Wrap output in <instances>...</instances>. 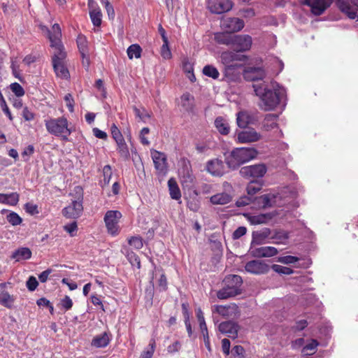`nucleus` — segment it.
Returning <instances> with one entry per match:
<instances>
[{"mask_svg": "<svg viewBox=\"0 0 358 358\" xmlns=\"http://www.w3.org/2000/svg\"><path fill=\"white\" fill-rule=\"evenodd\" d=\"M272 89L263 85H253L255 94L259 97V107L265 111L274 110L285 94V90L277 83H272Z\"/></svg>", "mask_w": 358, "mask_h": 358, "instance_id": "f257e3e1", "label": "nucleus"}, {"mask_svg": "<svg viewBox=\"0 0 358 358\" xmlns=\"http://www.w3.org/2000/svg\"><path fill=\"white\" fill-rule=\"evenodd\" d=\"M59 31L56 33L55 41H52V64L57 77L67 80L70 78L69 71L66 67V52L62 41H59Z\"/></svg>", "mask_w": 358, "mask_h": 358, "instance_id": "f03ea898", "label": "nucleus"}, {"mask_svg": "<svg viewBox=\"0 0 358 358\" xmlns=\"http://www.w3.org/2000/svg\"><path fill=\"white\" fill-rule=\"evenodd\" d=\"M44 123L50 134L59 138L63 141H69V137L74 129L66 117H50L45 120Z\"/></svg>", "mask_w": 358, "mask_h": 358, "instance_id": "7ed1b4c3", "label": "nucleus"}, {"mask_svg": "<svg viewBox=\"0 0 358 358\" xmlns=\"http://www.w3.org/2000/svg\"><path fill=\"white\" fill-rule=\"evenodd\" d=\"M224 286L217 292V296L220 299H227L235 296L241 293L243 280L238 275H229L223 280Z\"/></svg>", "mask_w": 358, "mask_h": 358, "instance_id": "20e7f679", "label": "nucleus"}, {"mask_svg": "<svg viewBox=\"0 0 358 358\" xmlns=\"http://www.w3.org/2000/svg\"><path fill=\"white\" fill-rule=\"evenodd\" d=\"M257 155V152L254 148H236L226 159V163L229 168L236 169L241 164L255 158Z\"/></svg>", "mask_w": 358, "mask_h": 358, "instance_id": "39448f33", "label": "nucleus"}, {"mask_svg": "<svg viewBox=\"0 0 358 358\" xmlns=\"http://www.w3.org/2000/svg\"><path fill=\"white\" fill-rule=\"evenodd\" d=\"M74 191L76 194V199L62 210V214L66 218L76 219L83 212V189L80 186H76Z\"/></svg>", "mask_w": 358, "mask_h": 358, "instance_id": "423d86ee", "label": "nucleus"}, {"mask_svg": "<svg viewBox=\"0 0 358 358\" xmlns=\"http://www.w3.org/2000/svg\"><path fill=\"white\" fill-rule=\"evenodd\" d=\"M122 213L119 210H108L104 215V222L107 231L113 236L120 234V228L119 226L120 220L122 217Z\"/></svg>", "mask_w": 358, "mask_h": 358, "instance_id": "0eeeda50", "label": "nucleus"}, {"mask_svg": "<svg viewBox=\"0 0 358 358\" xmlns=\"http://www.w3.org/2000/svg\"><path fill=\"white\" fill-rule=\"evenodd\" d=\"M178 175L183 189H191L194 187L195 177L189 162L183 163L178 169Z\"/></svg>", "mask_w": 358, "mask_h": 358, "instance_id": "6e6552de", "label": "nucleus"}, {"mask_svg": "<svg viewBox=\"0 0 358 358\" xmlns=\"http://www.w3.org/2000/svg\"><path fill=\"white\" fill-rule=\"evenodd\" d=\"M299 3L310 8L314 15H320L331 6L332 0H299Z\"/></svg>", "mask_w": 358, "mask_h": 358, "instance_id": "1a4fd4ad", "label": "nucleus"}, {"mask_svg": "<svg viewBox=\"0 0 358 358\" xmlns=\"http://www.w3.org/2000/svg\"><path fill=\"white\" fill-rule=\"evenodd\" d=\"M336 4L349 18L358 20V0H337Z\"/></svg>", "mask_w": 358, "mask_h": 358, "instance_id": "9d476101", "label": "nucleus"}, {"mask_svg": "<svg viewBox=\"0 0 358 358\" xmlns=\"http://www.w3.org/2000/svg\"><path fill=\"white\" fill-rule=\"evenodd\" d=\"M233 7L231 0H208L207 8L210 13L222 14L229 11Z\"/></svg>", "mask_w": 358, "mask_h": 358, "instance_id": "9b49d317", "label": "nucleus"}, {"mask_svg": "<svg viewBox=\"0 0 358 358\" xmlns=\"http://www.w3.org/2000/svg\"><path fill=\"white\" fill-rule=\"evenodd\" d=\"M252 44V39L250 36L234 34L231 48L236 52H245L251 48Z\"/></svg>", "mask_w": 358, "mask_h": 358, "instance_id": "f8f14e48", "label": "nucleus"}, {"mask_svg": "<svg viewBox=\"0 0 358 358\" xmlns=\"http://www.w3.org/2000/svg\"><path fill=\"white\" fill-rule=\"evenodd\" d=\"M240 174L244 178H261L266 172V168L264 164L243 166L240 169Z\"/></svg>", "mask_w": 358, "mask_h": 358, "instance_id": "ddd939ff", "label": "nucleus"}, {"mask_svg": "<svg viewBox=\"0 0 358 358\" xmlns=\"http://www.w3.org/2000/svg\"><path fill=\"white\" fill-rule=\"evenodd\" d=\"M151 156L153 160L155 168L159 174L165 175L167 172V159L164 152L157 150L151 151Z\"/></svg>", "mask_w": 358, "mask_h": 358, "instance_id": "4468645a", "label": "nucleus"}, {"mask_svg": "<svg viewBox=\"0 0 358 358\" xmlns=\"http://www.w3.org/2000/svg\"><path fill=\"white\" fill-rule=\"evenodd\" d=\"M245 269L247 272L255 274H265L269 271V266L262 260H252L247 262L245 265Z\"/></svg>", "mask_w": 358, "mask_h": 358, "instance_id": "2eb2a0df", "label": "nucleus"}, {"mask_svg": "<svg viewBox=\"0 0 358 358\" xmlns=\"http://www.w3.org/2000/svg\"><path fill=\"white\" fill-rule=\"evenodd\" d=\"M87 6L89 8V15L93 25L96 27H100L102 23V13L100 7L95 0H88Z\"/></svg>", "mask_w": 358, "mask_h": 358, "instance_id": "dca6fc26", "label": "nucleus"}, {"mask_svg": "<svg viewBox=\"0 0 358 358\" xmlns=\"http://www.w3.org/2000/svg\"><path fill=\"white\" fill-rule=\"evenodd\" d=\"M244 26V21L238 17H227L221 22L222 28L231 34L241 31Z\"/></svg>", "mask_w": 358, "mask_h": 358, "instance_id": "f3484780", "label": "nucleus"}, {"mask_svg": "<svg viewBox=\"0 0 358 358\" xmlns=\"http://www.w3.org/2000/svg\"><path fill=\"white\" fill-rule=\"evenodd\" d=\"M243 76L247 81H257L263 80L266 73L261 67L249 66L243 70Z\"/></svg>", "mask_w": 358, "mask_h": 358, "instance_id": "a211bd4d", "label": "nucleus"}, {"mask_svg": "<svg viewBox=\"0 0 358 358\" xmlns=\"http://www.w3.org/2000/svg\"><path fill=\"white\" fill-rule=\"evenodd\" d=\"M212 311L213 313H216L224 317L228 318L235 317L237 315L238 307L235 303L227 306L215 305Z\"/></svg>", "mask_w": 358, "mask_h": 358, "instance_id": "6ab92c4d", "label": "nucleus"}, {"mask_svg": "<svg viewBox=\"0 0 358 358\" xmlns=\"http://www.w3.org/2000/svg\"><path fill=\"white\" fill-rule=\"evenodd\" d=\"M113 335L110 331L96 335L91 341V346L95 348H106L110 343Z\"/></svg>", "mask_w": 358, "mask_h": 358, "instance_id": "aec40b11", "label": "nucleus"}, {"mask_svg": "<svg viewBox=\"0 0 358 358\" xmlns=\"http://www.w3.org/2000/svg\"><path fill=\"white\" fill-rule=\"evenodd\" d=\"M206 171L213 176H222L225 172L224 162L217 158L209 160L206 164Z\"/></svg>", "mask_w": 358, "mask_h": 358, "instance_id": "412c9836", "label": "nucleus"}, {"mask_svg": "<svg viewBox=\"0 0 358 358\" xmlns=\"http://www.w3.org/2000/svg\"><path fill=\"white\" fill-rule=\"evenodd\" d=\"M260 134L257 133L254 129L240 131L236 135L237 141L241 143L256 142L260 139Z\"/></svg>", "mask_w": 358, "mask_h": 358, "instance_id": "4be33fe9", "label": "nucleus"}, {"mask_svg": "<svg viewBox=\"0 0 358 358\" xmlns=\"http://www.w3.org/2000/svg\"><path fill=\"white\" fill-rule=\"evenodd\" d=\"M238 329V325L231 321L223 322L219 325V331L233 339L237 337Z\"/></svg>", "mask_w": 358, "mask_h": 358, "instance_id": "5701e85b", "label": "nucleus"}, {"mask_svg": "<svg viewBox=\"0 0 358 358\" xmlns=\"http://www.w3.org/2000/svg\"><path fill=\"white\" fill-rule=\"evenodd\" d=\"M278 250L273 246H264L255 248L252 251V255L256 257H271L278 254Z\"/></svg>", "mask_w": 358, "mask_h": 358, "instance_id": "b1692460", "label": "nucleus"}, {"mask_svg": "<svg viewBox=\"0 0 358 358\" xmlns=\"http://www.w3.org/2000/svg\"><path fill=\"white\" fill-rule=\"evenodd\" d=\"M180 106L187 113H193L195 103L194 97L189 92L182 94L180 96Z\"/></svg>", "mask_w": 358, "mask_h": 358, "instance_id": "393cba45", "label": "nucleus"}, {"mask_svg": "<svg viewBox=\"0 0 358 358\" xmlns=\"http://www.w3.org/2000/svg\"><path fill=\"white\" fill-rule=\"evenodd\" d=\"M40 27L43 32H45L47 34L48 38L50 42V47L52 49V45L54 43L52 41H55V39L56 38V36H56L57 31H59V36H58L59 41H62V40H61L62 31H61V28L58 24L56 23V24H53L51 29H49L46 26H44V25H41Z\"/></svg>", "mask_w": 358, "mask_h": 358, "instance_id": "a878e982", "label": "nucleus"}, {"mask_svg": "<svg viewBox=\"0 0 358 358\" xmlns=\"http://www.w3.org/2000/svg\"><path fill=\"white\" fill-rule=\"evenodd\" d=\"M234 34L229 31L217 32L215 34V42L220 45H225L231 48Z\"/></svg>", "mask_w": 358, "mask_h": 358, "instance_id": "bb28decb", "label": "nucleus"}, {"mask_svg": "<svg viewBox=\"0 0 358 358\" xmlns=\"http://www.w3.org/2000/svg\"><path fill=\"white\" fill-rule=\"evenodd\" d=\"M242 67L241 64H235L234 65L224 66V75L230 81L236 80L239 76L238 69Z\"/></svg>", "mask_w": 358, "mask_h": 358, "instance_id": "cd10ccee", "label": "nucleus"}, {"mask_svg": "<svg viewBox=\"0 0 358 358\" xmlns=\"http://www.w3.org/2000/svg\"><path fill=\"white\" fill-rule=\"evenodd\" d=\"M253 117L247 111H240L237 113L236 122L239 127L245 128L252 123Z\"/></svg>", "mask_w": 358, "mask_h": 358, "instance_id": "c85d7f7f", "label": "nucleus"}, {"mask_svg": "<svg viewBox=\"0 0 358 358\" xmlns=\"http://www.w3.org/2000/svg\"><path fill=\"white\" fill-rule=\"evenodd\" d=\"M214 124L218 132L222 135H227L230 131V127L227 120L222 116L215 118Z\"/></svg>", "mask_w": 358, "mask_h": 358, "instance_id": "c756f323", "label": "nucleus"}, {"mask_svg": "<svg viewBox=\"0 0 358 358\" xmlns=\"http://www.w3.org/2000/svg\"><path fill=\"white\" fill-rule=\"evenodd\" d=\"M232 199L231 196L226 192L216 194L210 198V202L214 205H225Z\"/></svg>", "mask_w": 358, "mask_h": 358, "instance_id": "7c9ffc66", "label": "nucleus"}, {"mask_svg": "<svg viewBox=\"0 0 358 358\" xmlns=\"http://www.w3.org/2000/svg\"><path fill=\"white\" fill-rule=\"evenodd\" d=\"M15 301V297L10 295L7 291L3 290L0 292V304L7 308H12Z\"/></svg>", "mask_w": 358, "mask_h": 358, "instance_id": "2f4dec72", "label": "nucleus"}, {"mask_svg": "<svg viewBox=\"0 0 358 358\" xmlns=\"http://www.w3.org/2000/svg\"><path fill=\"white\" fill-rule=\"evenodd\" d=\"M168 187L171 198L175 200H179L181 198V192L174 178H170L169 180Z\"/></svg>", "mask_w": 358, "mask_h": 358, "instance_id": "473e14b6", "label": "nucleus"}, {"mask_svg": "<svg viewBox=\"0 0 358 358\" xmlns=\"http://www.w3.org/2000/svg\"><path fill=\"white\" fill-rule=\"evenodd\" d=\"M278 115L275 114H268L266 115L264 122L263 127L266 131H270L273 129L278 127Z\"/></svg>", "mask_w": 358, "mask_h": 358, "instance_id": "72a5a7b5", "label": "nucleus"}, {"mask_svg": "<svg viewBox=\"0 0 358 358\" xmlns=\"http://www.w3.org/2000/svg\"><path fill=\"white\" fill-rule=\"evenodd\" d=\"M31 257V251L28 248H20L12 255V258L15 259L17 261L29 259Z\"/></svg>", "mask_w": 358, "mask_h": 358, "instance_id": "f704fd0d", "label": "nucleus"}, {"mask_svg": "<svg viewBox=\"0 0 358 358\" xmlns=\"http://www.w3.org/2000/svg\"><path fill=\"white\" fill-rule=\"evenodd\" d=\"M117 143V150L120 155V156L124 159V160H127L129 158L130 153L128 148V146L124 141V138L116 141Z\"/></svg>", "mask_w": 358, "mask_h": 358, "instance_id": "c9c22d12", "label": "nucleus"}, {"mask_svg": "<svg viewBox=\"0 0 358 358\" xmlns=\"http://www.w3.org/2000/svg\"><path fill=\"white\" fill-rule=\"evenodd\" d=\"M271 234V230L268 228L264 229L260 231L252 233V241L257 244H262L263 241L268 238Z\"/></svg>", "mask_w": 358, "mask_h": 358, "instance_id": "e433bc0d", "label": "nucleus"}, {"mask_svg": "<svg viewBox=\"0 0 358 358\" xmlns=\"http://www.w3.org/2000/svg\"><path fill=\"white\" fill-rule=\"evenodd\" d=\"M253 202L259 208H265L271 206V198L268 194H264L260 196L255 197Z\"/></svg>", "mask_w": 358, "mask_h": 358, "instance_id": "4c0bfd02", "label": "nucleus"}, {"mask_svg": "<svg viewBox=\"0 0 358 358\" xmlns=\"http://www.w3.org/2000/svg\"><path fill=\"white\" fill-rule=\"evenodd\" d=\"M271 219L269 214H259L255 215H250L248 217L249 222L252 224H260L266 223L268 220Z\"/></svg>", "mask_w": 358, "mask_h": 358, "instance_id": "58836bf2", "label": "nucleus"}, {"mask_svg": "<svg viewBox=\"0 0 358 358\" xmlns=\"http://www.w3.org/2000/svg\"><path fill=\"white\" fill-rule=\"evenodd\" d=\"M77 45L81 57L85 58V56L89 53V50L87 41L84 36H78L77 38Z\"/></svg>", "mask_w": 358, "mask_h": 358, "instance_id": "ea45409f", "label": "nucleus"}, {"mask_svg": "<svg viewBox=\"0 0 358 358\" xmlns=\"http://www.w3.org/2000/svg\"><path fill=\"white\" fill-rule=\"evenodd\" d=\"M125 256L132 266H136L138 269L141 268V260L137 254L132 250H126Z\"/></svg>", "mask_w": 358, "mask_h": 358, "instance_id": "a19ab883", "label": "nucleus"}, {"mask_svg": "<svg viewBox=\"0 0 358 358\" xmlns=\"http://www.w3.org/2000/svg\"><path fill=\"white\" fill-rule=\"evenodd\" d=\"M142 49L138 44H132L127 48V52L128 57L132 59L134 57L138 59L141 57Z\"/></svg>", "mask_w": 358, "mask_h": 358, "instance_id": "79ce46f5", "label": "nucleus"}, {"mask_svg": "<svg viewBox=\"0 0 358 358\" xmlns=\"http://www.w3.org/2000/svg\"><path fill=\"white\" fill-rule=\"evenodd\" d=\"M319 345V342L315 339H312L309 343L306 345L302 349V353L305 355H313Z\"/></svg>", "mask_w": 358, "mask_h": 358, "instance_id": "37998d69", "label": "nucleus"}, {"mask_svg": "<svg viewBox=\"0 0 358 358\" xmlns=\"http://www.w3.org/2000/svg\"><path fill=\"white\" fill-rule=\"evenodd\" d=\"M220 59L224 66L234 65V52L225 51L221 54Z\"/></svg>", "mask_w": 358, "mask_h": 358, "instance_id": "c03bdc74", "label": "nucleus"}, {"mask_svg": "<svg viewBox=\"0 0 358 358\" xmlns=\"http://www.w3.org/2000/svg\"><path fill=\"white\" fill-rule=\"evenodd\" d=\"M203 73L213 79H217L220 76L218 70L212 65H206L203 69Z\"/></svg>", "mask_w": 358, "mask_h": 358, "instance_id": "a18cd8bd", "label": "nucleus"}, {"mask_svg": "<svg viewBox=\"0 0 358 358\" xmlns=\"http://www.w3.org/2000/svg\"><path fill=\"white\" fill-rule=\"evenodd\" d=\"M112 169L110 165H106L103 168V179L101 180L100 183L102 187L108 185L110 182L112 176Z\"/></svg>", "mask_w": 358, "mask_h": 358, "instance_id": "49530a36", "label": "nucleus"}, {"mask_svg": "<svg viewBox=\"0 0 358 358\" xmlns=\"http://www.w3.org/2000/svg\"><path fill=\"white\" fill-rule=\"evenodd\" d=\"M128 243L136 250H140L143 246V238L139 236H134L129 238Z\"/></svg>", "mask_w": 358, "mask_h": 358, "instance_id": "de8ad7c7", "label": "nucleus"}, {"mask_svg": "<svg viewBox=\"0 0 358 358\" xmlns=\"http://www.w3.org/2000/svg\"><path fill=\"white\" fill-rule=\"evenodd\" d=\"M6 199L4 204L10 206H15L19 201V194L17 192H12L10 194H5Z\"/></svg>", "mask_w": 358, "mask_h": 358, "instance_id": "09e8293b", "label": "nucleus"}, {"mask_svg": "<svg viewBox=\"0 0 358 358\" xmlns=\"http://www.w3.org/2000/svg\"><path fill=\"white\" fill-rule=\"evenodd\" d=\"M261 189L262 185L255 181H251L248 185L246 188L248 194L250 196L255 195L256 193L260 191Z\"/></svg>", "mask_w": 358, "mask_h": 358, "instance_id": "8fccbe9b", "label": "nucleus"}, {"mask_svg": "<svg viewBox=\"0 0 358 358\" xmlns=\"http://www.w3.org/2000/svg\"><path fill=\"white\" fill-rule=\"evenodd\" d=\"M133 110L135 115L143 122H145L146 119L151 117V113H148L144 108H142L141 111V109L138 108L136 106H134Z\"/></svg>", "mask_w": 358, "mask_h": 358, "instance_id": "3c124183", "label": "nucleus"}, {"mask_svg": "<svg viewBox=\"0 0 358 358\" xmlns=\"http://www.w3.org/2000/svg\"><path fill=\"white\" fill-rule=\"evenodd\" d=\"M6 219L8 222L12 224L13 226H17L22 223V219L19 216V215L15 212H12L9 213Z\"/></svg>", "mask_w": 358, "mask_h": 358, "instance_id": "603ef678", "label": "nucleus"}, {"mask_svg": "<svg viewBox=\"0 0 358 358\" xmlns=\"http://www.w3.org/2000/svg\"><path fill=\"white\" fill-rule=\"evenodd\" d=\"M161 55L164 59L171 58L172 54L169 47V40L163 41V45L161 48Z\"/></svg>", "mask_w": 358, "mask_h": 358, "instance_id": "864d4df0", "label": "nucleus"}, {"mask_svg": "<svg viewBox=\"0 0 358 358\" xmlns=\"http://www.w3.org/2000/svg\"><path fill=\"white\" fill-rule=\"evenodd\" d=\"M272 269L278 273L290 275L293 273V270L289 267L282 266L278 264H273L271 266Z\"/></svg>", "mask_w": 358, "mask_h": 358, "instance_id": "5fc2aeb1", "label": "nucleus"}, {"mask_svg": "<svg viewBox=\"0 0 358 358\" xmlns=\"http://www.w3.org/2000/svg\"><path fill=\"white\" fill-rule=\"evenodd\" d=\"M10 88L17 97H21L24 95V90L18 83H13L10 84Z\"/></svg>", "mask_w": 358, "mask_h": 358, "instance_id": "6e6d98bb", "label": "nucleus"}, {"mask_svg": "<svg viewBox=\"0 0 358 358\" xmlns=\"http://www.w3.org/2000/svg\"><path fill=\"white\" fill-rule=\"evenodd\" d=\"M289 238V234L287 232L285 231H275L274 236H272L273 239H276V243H282L283 241L287 240Z\"/></svg>", "mask_w": 358, "mask_h": 358, "instance_id": "4d7b16f0", "label": "nucleus"}, {"mask_svg": "<svg viewBox=\"0 0 358 358\" xmlns=\"http://www.w3.org/2000/svg\"><path fill=\"white\" fill-rule=\"evenodd\" d=\"M64 101L66 102V106L70 113H73L74 111V105L75 101L73 98L71 94L68 93L64 96Z\"/></svg>", "mask_w": 358, "mask_h": 358, "instance_id": "13d9d810", "label": "nucleus"}, {"mask_svg": "<svg viewBox=\"0 0 358 358\" xmlns=\"http://www.w3.org/2000/svg\"><path fill=\"white\" fill-rule=\"evenodd\" d=\"M110 131L112 137L115 141V142L124 138L120 130L115 125V124H112L110 127Z\"/></svg>", "mask_w": 358, "mask_h": 358, "instance_id": "bf43d9fd", "label": "nucleus"}, {"mask_svg": "<svg viewBox=\"0 0 358 358\" xmlns=\"http://www.w3.org/2000/svg\"><path fill=\"white\" fill-rule=\"evenodd\" d=\"M182 68L185 73L194 72L193 64L189 62L187 57H184L182 61Z\"/></svg>", "mask_w": 358, "mask_h": 358, "instance_id": "052dcab7", "label": "nucleus"}, {"mask_svg": "<svg viewBox=\"0 0 358 358\" xmlns=\"http://www.w3.org/2000/svg\"><path fill=\"white\" fill-rule=\"evenodd\" d=\"M150 349L147 351H143L141 355V358H152L155 352V341L152 339L149 344Z\"/></svg>", "mask_w": 358, "mask_h": 358, "instance_id": "680f3d73", "label": "nucleus"}, {"mask_svg": "<svg viewBox=\"0 0 358 358\" xmlns=\"http://www.w3.org/2000/svg\"><path fill=\"white\" fill-rule=\"evenodd\" d=\"M22 116L25 121H32L35 118V113L32 112L28 107H24L22 112Z\"/></svg>", "mask_w": 358, "mask_h": 358, "instance_id": "e2e57ef3", "label": "nucleus"}, {"mask_svg": "<svg viewBox=\"0 0 358 358\" xmlns=\"http://www.w3.org/2000/svg\"><path fill=\"white\" fill-rule=\"evenodd\" d=\"M101 1L104 4V7L106 10L109 19H113L115 17V10L113 5L108 1V0H101Z\"/></svg>", "mask_w": 358, "mask_h": 358, "instance_id": "0e129e2a", "label": "nucleus"}, {"mask_svg": "<svg viewBox=\"0 0 358 358\" xmlns=\"http://www.w3.org/2000/svg\"><path fill=\"white\" fill-rule=\"evenodd\" d=\"M60 304L65 311L71 309L73 306L72 299L69 296H65L60 301Z\"/></svg>", "mask_w": 358, "mask_h": 358, "instance_id": "69168bd1", "label": "nucleus"}, {"mask_svg": "<svg viewBox=\"0 0 358 358\" xmlns=\"http://www.w3.org/2000/svg\"><path fill=\"white\" fill-rule=\"evenodd\" d=\"M150 133V129L148 127H143L140 131V141L144 145H150V141L145 137V135Z\"/></svg>", "mask_w": 358, "mask_h": 358, "instance_id": "338daca9", "label": "nucleus"}, {"mask_svg": "<svg viewBox=\"0 0 358 358\" xmlns=\"http://www.w3.org/2000/svg\"><path fill=\"white\" fill-rule=\"evenodd\" d=\"M38 285V282L34 276H30L27 281V287L29 291H34Z\"/></svg>", "mask_w": 358, "mask_h": 358, "instance_id": "774afa93", "label": "nucleus"}]
</instances>
